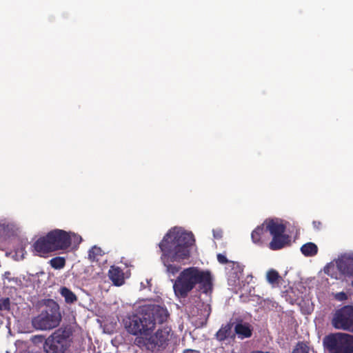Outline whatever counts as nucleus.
Instances as JSON below:
<instances>
[{"label": "nucleus", "instance_id": "f257e3e1", "mask_svg": "<svg viewBox=\"0 0 353 353\" xmlns=\"http://www.w3.org/2000/svg\"><path fill=\"white\" fill-rule=\"evenodd\" d=\"M167 309L157 305L143 306L139 314L132 315L125 321L128 332L137 336L134 343L141 348L150 350L152 343L151 334L157 324H163L168 318Z\"/></svg>", "mask_w": 353, "mask_h": 353}, {"label": "nucleus", "instance_id": "f03ea898", "mask_svg": "<svg viewBox=\"0 0 353 353\" xmlns=\"http://www.w3.org/2000/svg\"><path fill=\"white\" fill-rule=\"evenodd\" d=\"M195 240L192 232L179 228L170 229L159 243L162 252L161 260L166 268V272L173 275L179 272L181 267L171 264L181 262L190 256V248Z\"/></svg>", "mask_w": 353, "mask_h": 353}, {"label": "nucleus", "instance_id": "7ed1b4c3", "mask_svg": "<svg viewBox=\"0 0 353 353\" xmlns=\"http://www.w3.org/2000/svg\"><path fill=\"white\" fill-rule=\"evenodd\" d=\"M199 285V290L208 294L212 290V276L208 270L189 267L182 270L173 283V290L178 299H186L188 294Z\"/></svg>", "mask_w": 353, "mask_h": 353}, {"label": "nucleus", "instance_id": "20e7f679", "mask_svg": "<svg viewBox=\"0 0 353 353\" xmlns=\"http://www.w3.org/2000/svg\"><path fill=\"white\" fill-rule=\"evenodd\" d=\"M33 248L41 256L59 250H66L70 248L69 234L63 230H52L39 238L34 243Z\"/></svg>", "mask_w": 353, "mask_h": 353}, {"label": "nucleus", "instance_id": "39448f33", "mask_svg": "<svg viewBox=\"0 0 353 353\" xmlns=\"http://www.w3.org/2000/svg\"><path fill=\"white\" fill-rule=\"evenodd\" d=\"M61 319L59 305L50 299L48 300L46 310L32 319V325L37 330H51L58 326Z\"/></svg>", "mask_w": 353, "mask_h": 353}, {"label": "nucleus", "instance_id": "423d86ee", "mask_svg": "<svg viewBox=\"0 0 353 353\" xmlns=\"http://www.w3.org/2000/svg\"><path fill=\"white\" fill-rule=\"evenodd\" d=\"M323 345L330 353H353V336L345 332L331 333L324 337Z\"/></svg>", "mask_w": 353, "mask_h": 353}, {"label": "nucleus", "instance_id": "0eeeda50", "mask_svg": "<svg viewBox=\"0 0 353 353\" xmlns=\"http://www.w3.org/2000/svg\"><path fill=\"white\" fill-rule=\"evenodd\" d=\"M72 332L68 328H59L48 337L43 344L46 353H65L70 346Z\"/></svg>", "mask_w": 353, "mask_h": 353}, {"label": "nucleus", "instance_id": "6e6552de", "mask_svg": "<svg viewBox=\"0 0 353 353\" xmlns=\"http://www.w3.org/2000/svg\"><path fill=\"white\" fill-rule=\"evenodd\" d=\"M336 330L353 333V305H345L335 311L331 320Z\"/></svg>", "mask_w": 353, "mask_h": 353}, {"label": "nucleus", "instance_id": "1a4fd4ad", "mask_svg": "<svg viewBox=\"0 0 353 353\" xmlns=\"http://www.w3.org/2000/svg\"><path fill=\"white\" fill-rule=\"evenodd\" d=\"M337 269L345 276L353 277V255L344 254L336 261Z\"/></svg>", "mask_w": 353, "mask_h": 353}, {"label": "nucleus", "instance_id": "9d476101", "mask_svg": "<svg viewBox=\"0 0 353 353\" xmlns=\"http://www.w3.org/2000/svg\"><path fill=\"white\" fill-rule=\"evenodd\" d=\"M171 329L169 327H163L159 328L154 335L150 336L152 339V346L154 348L157 346L159 347H165L167 345L169 341V336Z\"/></svg>", "mask_w": 353, "mask_h": 353}, {"label": "nucleus", "instance_id": "9b49d317", "mask_svg": "<svg viewBox=\"0 0 353 353\" xmlns=\"http://www.w3.org/2000/svg\"><path fill=\"white\" fill-rule=\"evenodd\" d=\"M251 238L252 242L257 245L262 246L267 243L270 236L266 227L263 225V223L252 231Z\"/></svg>", "mask_w": 353, "mask_h": 353}, {"label": "nucleus", "instance_id": "f8f14e48", "mask_svg": "<svg viewBox=\"0 0 353 353\" xmlns=\"http://www.w3.org/2000/svg\"><path fill=\"white\" fill-rule=\"evenodd\" d=\"M263 225L268 230L271 236L282 234L285 233L286 227L278 219H268L264 221Z\"/></svg>", "mask_w": 353, "mask_h": 353}, {"label": "nucleus", "instance_id": "ddd939ff", "mask_svg": "<svg viewBox=\"0 0 353 353\" xmlns=\"http://www.w3.org/2000/svg\"><path fill=\"white\" fill-rule=\"evenodd\" d=\"M272 236V241L268 243V248L272 250H279L290 244V237L285 233Z\"/></svg>", "mask_w": 353, "mask_h": 353}, {"label": "nucleus", "instance_id": "4468645a", "mask_svg": "<svg viewBox=\"0 0 353 353\" xmlns=\"http://www.w3.org/2000/svg\"><path fill=\"white\" fill-rule=\"evenodd\" d=\"M108 276L117 286H120L124 283L123 272L118 267L112 266L109 270Z\"/></svg>", "mask_w": 353, "mask_h": 353}, {"label": "nucleus", "instance_id": "2eb2a0df", "mask_svg": "<svg viewBox=\"0 0 353 353\" xmlns=\"http://www.w3.org/2000/svg\"><path fill=\"white\" fill-rule=\"evenodd\" d=\"M234 332L241 339L249 338L252 336V330L246 323H238L234 327Z\"/></svg>", "mask_w": 353, "mask_h": 353}, {"label": "nucleus", "instance_id": "dca6fc26", "mask_svg": "<svg viewBox=\"0 0 353 353\" xmlns=\"http://www.w3.org/2000/svg\"><path fill=\"white\" fill-rule=\"evenodd\" d=\"M317 245L312 242H308L303 245L301 248V252L305 256H314L318 253Z\"/></svg>", "mask_w": 353, "mask_h": 353}, {"label": "nucleus", "instance_id": "f3484780", "mask_svg": "<svg viewBox=\"0 0 353 353\" xmlns=\"http://www.w3.org/2000/svg\"><path fill=\"white\" fill-rule=\"evenodd\" d=\"M60 294L65 299L67 303H73L77 301L76 294L66 287H61L60 288Z\"/></svg>", "mask_w": 353, "mask_h": 353}, {"label": "nucleus", "instance_id": "a211bd4d", "mask_svg": "<svg viewBox=\"0 0 353 353\" xmlns=\"http://www.w3.org/2000/svg\"><path fill=\"white\" fill-rule=\"evenodd\" d=\"M103 254L101 248L94 245L88 252V259L92 262H98Z\"/></svg>", "mask_w": 353, "mask_h": 353}, {"label": "nucleus", "instance_id": "6ab92c4d", "mask_svg": "<svg viewBox=\"0 0 353 353\" xmlns=\"http://www.w3.org/2000/svg\"><path fill=\"white\" fill-rule=\"evenodd\" d=\"M231 328L232 327L230 324H228L224 327H221L216 334V339L220 341H223L228 339L231 333Z\"/></svg>", "mask_w": 353, "mask_h": 353}, {"label": "nucleus", "instance_id": "aec40b11", "mask_svg": "<svg viewBox=\"0 0 353 353\" xmlns=\"http://www.w3.org/2000/svg\"><path fill=\"white\" fill-rule=\"evenodd\" d=\"M216 258H217V261L221 264L232 263V268H234V266H236L239 272H242L243 270V267L241 266V265L239 263L229 261L227 259L226 256L223 254L219 253L216 255Z\"/></svg>", "mask_w": 353, "mask_h": 353}, {"label": "nucleus", "instance_id": "412c9836", "mask_svg": "<svg viewBox=\"0 0 353 353\" xmlns=\"http://www.w3.org/2000/svg\"><path fill=\"white\" fill-rule=\"evenodd\" d=\"M324 273L327 275L330 276L331 278L333 279H338V272L339 270L337 269V265L335 266V265L333 263H327L325 268H324Z\"/></svg>", "mask_w": 353, "mask_h": 353}, {"label": "nucleus", "instance_id": "4be33fe9", "mask_svg": "<svg viewBox=\"0 0 353 353\" xmlns=\"http://www.w3.org/2000/svg\"><path fill=\"white\" fill-rule=\"evenodd\" d=\"M50 264L52 268L56 270L62 269L65 265V259L64 257L56 256L50 261Z\"/></svg>", "mask_w": 353, "mask_h": 353}, {"label": "nucleus", "instance_id": "5701e85b", "mask_svg": "<svg viewBox=\"0 0 353 353\" xmlns=\"http://www.w3.org/2000/svg\"><path fill=\"white\" fill-rule=\"evenodd\" d=\"M267 281L272 285L279 283L280 276L279 272L275 270H270L266 274Z\"/></svg>", "mask_w": 353, "mask_h": 353}, {"label": "nucleus", "instance_id": "b1692460", "mask_svg": "<svg viewBox=\"0 0 353 353\" xmlns=\"http://www.w3.org/2000/svg\"><path fill=\"white\" fill-rule=\"evenodd\" d=\"M292 353H309V347L304 342L299 341L296 345Z\"/></svg>", "mask_w": 353, "mask_h": 353}, {"label": "nucleus", "instance_id": "393cba45", "mask_svg": "<svg viewBox=\"0 0 353 353\" xmlns=\"http://www.w3.org/2000/svg\"><path fill=\"white\" fill-rule=\"evenodd\" d=\"M70 236V247L71 246L72 243H73L75 245H79L81 243L82 241V238L80 235L75 234L72 232H68Z\"/></svg>", "mask_w": 353, "mask_h": 353}, {"label": "nucleus", "instance_id": "a878e982", "mask_svg": "<svg viewBox=\"0 0 353 353\" xmlns=\"http://www.w3.org/2000/svg\"><path fill=\"white\" fill-rule=\"evenodd\" d=\"M10 301L9 298L0 299V310H9Z\"/></svg>", "mask_w": 353, "mask_h": 353}, {"label": "nucleus", "instance_id": "bb28decb", "mask_svg": "<svg viewBox=\"0 0 353 353\" xmlns=\"http://www.w3.org/2000/svg\"><path fill=\"white\" fill-rule=\"evenodd\" d=\"M334 299L339 301H345L347 299V295L343 292H338L334 294Z\"/></svg>", "mask_w": 353, "mask_h": 353}, {"label": "nucleus", "instance_id": "cd10ccee", "mask_svg": "<svg viewBox=\"0 0 353 353\" xmlns=\"http://www.w3.org/2000/svg\"><path fill=\"white\" fill-rule=\"evenodd\" d=\"M3 279L5 280H8L9 282L13 281H17V279L11 276V273L9 271L5 272L3 274Z\"/></svg>", "mask_w": 353, "mask_h": 353}, {"label": "nucleus", "instance_id": "c85d7f7f", "mask_svg": "<svg viewBox=\"0 0 353 353\" xmlns=\"http://www.w3.org/2000/svg\"><path fill=\"white\" fill-rule=\"evenodd\" d=\"M312 225L314 228L319 230L321 228V223L319 221H314Z\"/></svg>", "mask_w": 353, "mask_h": 353}, {"label": "nucleus", "instance_id": "c756f323", "mask_svg": "<svg viewBox=\"0 0 353 353\" xmlns=\"http://www.w3.org/2000/svg\"><path fill=\"white\" fill-rule=\"evenodd\" d=\"M182 353H201L199 350L193 349H185Z\"/></svg>", "mask_w": 353, "mask_h": 353}, {"label": "nucleus", "instance_id": "7c9ffc66", "mask_svg": "<svg viewBox=\"0 0 353 353\" xmlns=\"http://www.w3.org/2000/svg\"><path fill=\"white\" fill-rule=\"evenodd\" d=\"M351 285L353 287V281L351 283Z\"/></svg>", "mask_w": 353, "mask_h": 353}, {"label": "nucleus", "instance_id": "2f4dec72", "mask_svg": "<svg viewBox=\"0 0 353 353\" xmlns=\"http://www.w3.org/2000/svg\"><path fill=\"white\" fill-rule=\"evenodd\" d=\"M3 229L0 228V231L2 230Z\"/></svg>", "mask_w": 353, "mask_h": 353}]
</instances>
